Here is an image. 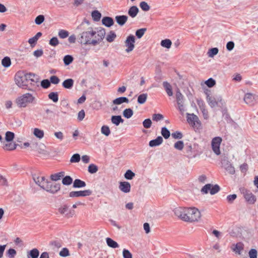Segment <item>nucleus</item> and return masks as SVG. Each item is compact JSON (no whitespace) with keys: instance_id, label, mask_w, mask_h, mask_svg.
<instances>
[{"instance_id":"nucleus-1","label":"nucleus","mask_w":258,"mask_h":258,"mask_svg":"<svg viewBox=\"0 0 258 258\" xmlns=\"http://www.w3.org/2000/svg\"><path fill=\"white\" fill-rule=\"evenodd\" d=\"M82 30L79 35V40L81 44L96 45L99 44L104 38L105 31L104 29L96 30L90 26L88 22L82 23L78 27Z\"/></svg>"},{"instance_id":"nucleus-2","label":"nucleus","mask_w":258,"mask_h":258,"mask_svg":"<svg viewBox=\"0 0 258 258\" xmlns=\"http://www.w3.org/2000/svg\"><path fill=\"white\" fill-rule=\"evenodd\" d=\"M35 77L34 74L20 71L15 76V82L17 86L21 89L33 91V87L37 82L34 80Z\"/></svg>"},{"instance_id":"nucleus-3","label":"nucleus","mask_w":258,"mask_h":258,"mask_svg":"<svg viewBox=\"0 0 258 258\" xmlns=\"http://www.w3.org/2000/svg\"><path fill=\"white\" fill-rule=\"evenodd\" d=\"M32 177L35 183L47 192L54 194L60 190V184L52 183L40 174L34 173L32 175Z\"/></svg>"},{"instance_id":"nucleus-4","label":"nucleus","mask_w":258,"mask_h":258,"mask_svg":"<svg viewBox=\"0 0 258 258\" xmlns=\"http://www.w3.org/2000/svg\"><path fill=\"white\" fill-rule=\"evenodd\" d=\"M22 94L15 100V103L19 108H26L29 104H35L37 102L36 93L33 91Z\"/></svg>"},{"instance_id":"nucleus-5","label":"nucleus","mask_w":258,"mask_h":258,"mask_svg":"<svg viewBox=\"0 0 258 258\" xmlns=\"http://www.w3.org/2000/svg\"><path fill=\"white\" fill-rule=\"evenodd\" d=\"M185 211L186 215L184 217V221L191 222L198 221L201 216L200 211L196 208H186Z\"/></svg>"},{"instance_id":"nucleus-6","label":"nucleus","mask_w":258,"mask_h":258,"mask_svg":"<svg viewBox=\"0 0 258 258\" xmlns=\"http://www.w3.org/2000/svg\"><path fill=\"white\" fill-rule=\"evenodd\" d=\"M58 212L61 215L66 218H72L75 215V210L71 209L70 207L66 204L61 205L58 208Z\"/></svg>"},{"instance_id":"nucleus-7","label":"nucleus","mask_w":258,"mask_h":258,"mask_svg":"<svg viewBox=\"0 0 258 258\" xmlns=\"http://www.w3.org/2000/svg\"><path fill=\"white\" fill-rule=\"evenodd\" d=\"M220 190V187L218 184L212 185L210 183H208L205 185L201 189V192L203 194H207L210 192L212 195H215Z\"/></svg>"},{"instance_id":"nucleus-8","label":"nucleus","mask_w":258,"mask_h":258,"mask_svg":"<svg viewBox=\"0 0 258 258\" xmlns=\"http://www.w3.org/2000/svg\"><path fill=\"white\" fill-rule=\"evenodd\" d=\"M187 115V122L192 125L193 127L198 128L199 126H201V123L199 119V117L194 113L190 114L188 113H186Z\"/></svg>"},{"instance_id":"nucleus-9","label":"nucleus","mask_w":258,"mask_h":258,"mask_svg":"<svg viewBox=\"0 0 258 258\" xmlns=\"http://www.w3.org/2000/svg\"><path fill=\"white\" fill-rule=\"evenodd\" d=\"M221 164L222 167H223L229 174H233L235 173V168L228 160L227 157H224L222 159Z\"/></svg>"},{"instance_id":"nucleus-10","label":"nucleus","mask_w":258,"mask_h":258,"mask_svg":"<svg viewBox=\"0 0 258 258\" xmlns=\"http://www.w3.org/2000/svg\"><path fill=\"white\" fill-rule=\"evenodd\" d=\"M222 138L219 137H215L212 139L211 143L212 150L217 155H219L221 153L220 146Z\"/></svg>"},{"instance_id":"nucleus-11","label":"nucleus","mask_w":258,"mask_h":258,"mask_svg":"<svg viewBox=\"0 0 258 258\" xmlns=\"http://www.w3.org/2000/svg\"><path fill=\"white\" fill-rule=\"evenodd\" d=\"M92 192L90 189L80 191H73L70 192L69 196L71 198L74 197H84L90 196Z\"/></svg>"},{"instance_id":"nucleus-12","label":"nucleus","mask_w":258,"mask_h":258,"mask_svg":"<svg viewBox=\"0 0 258 258\" xmlns=\"http://www.w3.org/2000/svg\"><path fill=\"white\" fill-rule=\"evenodd\" d=\"M186 208L177 207L174 209L173 212L174 215L182 221H184V217H185Z\"/></svg>"},{"instance_id":"nucleus-13","label":"nucleus","mask_w":258,"mask_h":258,"mask_svg":"<svg viewBox=\"0 0 258 258\" xmlns=\"http://www.w3.org/2000/svg\"><path fill=\"white\" fill-rule=\"evenodd\" d=\"M17 145L12 142H3V149L5 151H13L16 149Z\"/></svg>"},{"instance_id":"nucleus-14","label":"nucleus","mask_w":258,"mask_h":258,"mask_svg":"<svg viewBox=\"0 0 258 258\" xmlns=\"http://www.w3.org/2000/svg\"><path fill=\"white\" fill-rule=\"evenodd\" d=\"M207 95L206 99L209 105L212 107L214 108L216 106H221L220 105H218V99L216 100L215 98H213L210 96V94L208 92H205Z\"/></svg>"},{"instance_id":"nucleus-15","label":"nucleus","mask_w":258,"mask_h":258,"mask_svg":"<svg viewBox=\"0 0 258 258\" xmlns=\"http://www.w3.org/2000/svg\"><path fill=\"white\" fill-rule=\"evenodd\" d=\"M231 248L235 253L241 255L244 250V245L242 242H238L236 244H233Z\"/></svg>"},{"instance_id":"nucleus-16","label":"nucleus","mask_w":258,"mask_h":258,"mask_svg":"<svg viewBox=\"0 0 258 258\" xmlns=\"http://www.w3.org/2000/svg\"><path fill=\"white\" fill-rule=\"evenodd\" d=\"M42 34L41 32H39L33 36L28 40V43L32 47H34L37 43L38 39L42 36Z\"/></svg>"},{"instance_id":"nucleus-17","label":"nucleus","mask_w":258,"mask_h":258,"mask_svg":"<svg viewBox=\"0 0 258 258\" xmlns=\"http://www.w3.org/2000/svg\"><path fill=\"white\" fill-rule=\"evenodd\" d=\"M163 141L162 137L158 136L155 139L151 140L149 142V145L151 147L158 146L162 143Z\"/></svg>"},{"instance_id":"nucleus-18","label":"nucleus","mask_w":258,"mask_h":258,"mask_svg":"<svg viewBox=\"0 0 258 258\" xmlns=\"http://www.w3.org/2000/svg\"><path fill=\"white\" fill-rule=\"evenodd\" d=\"M244 196L246 201L249 204H253L256 201V199L255 196L251 192H246L244 194Z\"/></svg>"},{"instance_id":"nucleus-19","label":"nucleus","mask_w":258,"mask_h":258,"mask_svg":"<svg viewBox=\"0 0 258 258\" xmlns=\"http://www.w3.org/2000/svg\"><path fill=\"white\" fill-rule=\"evenodd\" d=\"M102 24L107 27H110L114 24L113 20L109 17H104L102 19Z\"/></svg>"},{"instance_id":"nucleus-20","label":"nucleus","mask_w":258,"mask_h":258,"mask_svg":"<svg viewBox=\"0 0 258 258\" xmlns=\"http://www.w3.org/2000/svg\"><path fill=\"white\" fill-rule=\"evenodd\" d=\"M244 100L246 104H252L254 101V95L252 93H246L244 96Z\"/></svg>"},{"instance_id":"nucleus-21","label":"nucleus","mask_w":258,"mask_h":258,"mask_svg":"<svg viewBox=\"0 0 258 258\" xmlns=\"http://www.w3.org/2000/svg\"><path fill=\"white\" fill-rule=\"evenodd\" d=\"M163 86L164 88L167 95L169 96H171L173 95L172 89L171 85L166 81L163 82Z\"/></svg>"},{"instance_id":"nucleus-22","label":"nucleus","mask_w":258,"mask_h":258,"mask_svg":"<svg viewBox=\"0 0 258 258\" xmlns=\"http://www.w3.org/2000/svg\"><path fill=\"white\" fill-rule=\"evenodd\" d=\"M176 99L177 104H184V96L180 92L179 89H177L176 92Z\"/></svg>"},{"instance_id":"nucleus-23","label":"nucleus","mask_w":258,"mask_h":258,"mask_svg":"<svg viewBox=\"0 0 258 258\" xmlns=\"http://www.w3.org/2000/svg\"><path fill=\"white\" fill-rule=\"evenodd\" d=\"M128 17L126 16H117L115 17V20L117 23L120 26L124 25L127 21Z\"/></svg>"},{"instance_id":"nucleus-24","label":"nucleus","mask_w":258,"mask_h":258,"mask_svg":"<svg viewBox=\"0 0 258 258\" xmlns=\"http://www.w3.org/2000/svg\"><path fill=\"white\" fill-rule=\"evenodd\" d=\"M128 102V99L127 98L125 97H121L119 98H117L113 100L112 103L114 105H120L123 103Z\"/></svg>"},{"instance_id":"nucleus-25","label":"nucleus","mask_w":258,"mask_h":258,"mask_svg":"<svg viewBox=\"0 0 258 258\" xmlns=\"http://www.w3.org/2000/svg\"><path fill=\"white\" fill-rule=\"evenodd\" d=\"M74 83L72 79H68L63 82L62 85L64 88L70 89L73 87Z\"/></svg>"},{"instance_id":"nucleus-26","label":"nucleus","mask_w":258,"mask_h":258,"mask_svg":"<svg viewBox=\"0 0 258 258\" xmlns=\"http://www.w3.org/2000/svg\"><path fill=\"white\" fill-rule=\"evenodd\" d=\"M107 245L111 248H116L119 247L118 244L110 238L107 237L106 238Z\"/></svg>"},{"instance_id":"nucleus-27","label":"nucleus","mask_w":258,"mask_h":258,"mask_svg":"<svg viewBox=\"0 0 258 258\" xmlns=\"http://www.w3.org/2000/svg\"><path fill=\"white\" fill-rule=\"evenodd\" d=\"M91 17L95 22H98L101 18V14L98 10H94L91 13Z\"/></svg>"},{"instance_id":"nucleus-28","label":"nucleus","mask_w":258,"mask_h":258,"mask_svg":"<svg viewBox=\"0 0 258 258\" xmlns=\"http://www.w3.org/2000/svg\"><path fill=\"white\" fill-rule=\"evenodd\" d=\"M86 184L85 182L82 181L79 179H76L73 182V187L74 188H81L84 187L86 186Z\"/></svg>"},{"instance_id":"nucleus-29","label":"nucleus","mask_w":258,"mask_h":258,"mask_svg":"<svg viewBox=\"0 0 258 258\" xmlns=\"http://www.w3.org/2000/svg\"><path fill=\"white\" fill-rule=\"evenodd\" d=\"M33 135L38 139H41L43 138L44 133L43 130L38 128H35L33 130Z\"/></svg>"},{"instance_id":"nucleus-30","label":"nucleus","mask_w":258,"mask_h":258,"mask_svg":"<svg viewBox=\"0 0 258 258\" xmlns=\"http://www.w3.org/2000/svg\"><path fill=\"white\" fill-rule=\"evenodd\" d=\"M39 254V250L36 248H33L28 253L27 256L28 258H38Z\"/></svg>"},{"instance_id":"nucleus-31","label":"nucleus","mask_w":258,"mask_h":258,"mask_svg":"<svg viewBox=\"0 0 258 258\" xmlns=\"http://www.w3.org/2000/svg\"><path fill=\"white\" fill-rule=\"evenodd\" d=\"M64 172H60L57 173H55L53 174H51L50 175V178L53 181H57L59 180L61 177L64 176Z\"/></svg>"},{"instance_id":"nucleus-32","label":"nucleus","mask_w":258,"mask_h":258,"mask_svg":"<svg viewBox=\"0 0 258 258\" xmlns=\"http://www.w3.org/2000/svg\"><path fill=\"white\" fill-rule=\"evenodd\" d=\"M161 134L162 136L165 139H168L170 136V132L169 130L165 126L162 127L161 128Z\"/></svg>"},{"instance_id":"nucleus-33","label":"nucleus","mask_w":258,"mask_h":258,"mask_svg":"<svg viewBox=\"0 0 258 258\" xmlns=\"http://www.w3.org/2000/svg\"><path fill=\"white\" fill-rule=\"evenodd\" d=\"M120 189L124 192H127L129 191V183L127 182H121L119 185Z\"/></svg>"},{"instance_id":"nucleus-34","label":"nucleus","mask_w":258,"mask_h":258,"mask_svg":"<svg viewBox=\"0 0 258 258\" xmlns=\"http://www.w3.org/2000/svg\"><path fill=\"white\" fill-rule=\"evenodd\" d=\"M160 44L162 47L169 49L171 47L172 42L169 39H165L161 41Z\"/></svg>"},{"instance_id":"nucleus-35","label":"nucleus","mask_w":258,"mask_h":258,"mask_svg":"<svg viewBox=\"0 0 258 258\" xmlns=\"http://www.w3.org/2000/svg\"><path fill=\"white\" fill-rule=\"evenodd\" d=\"M112 122L116 125H118L120 122H122L123 120L121 118L119 115L112 116L111 117Z\"/></svg>"},{"instance_id":"nucleus-36","label":"nucleus","mask_w":258,"mask_h":258,"mask_svg":"<svg viewBox=\"0 0 258 258\" xmlns=\"http://www.w3.org/2000/svg\"><path fill=\"white\" fill-rule=\"evenodd\" d=\"M139 12V8L136 6H133L130 7V17L135 18Z\"/></svg>"},{"instance_id":"nucleus-37","label":"nucleus","mask_w":258,"mask_h":258,"mask_svg":"<svg viewBox=\"0 0 258 258\" xmlns=\"http://www.w3.org/2000/svg\"><path fill=\"white\" fill-rule=\"evenodd\" d=\"M15 137V134L11 132H7L5 134V140L6 142H12Z\"/></svg>"},{"instance_id":"nucleus-38","label":"nucleus","mask_w":258,"mask_h":258,"mask_svg":"<svg viewBox=\"0 0 258 258\" xmlns=\"http://www.w3.org/2000/svg\"><path fill=\"white\" fill-rule=\"evenodd\" d=\"M147 94L143 93L140 94L138 98V103L140 104H144L147 99Z\"/></svg>"},{"instance_id":"nucleus-39","label":"nucleus","mask_w":258,"mask_h":258,"mask_svg":"<svg viewBox=\"0 0 258 258\" xmlns=\"http://www.w3.org/2000/svg\"><path fill=\"white\" fill-rule=\"evenodd\" d=\"M219 49L217 47L211 48L209 49L208 52V56L210 57H213L218 53Z\"/></svg>"},{"instance_id":"nucleus-40","label":"nucleus","mask_w":258,"mask_h":258,"mask_svg":"<svg viewBox=\"0 0 258 258\" xmlns=\"http://www.w3.org/2000/svg\"><path fill=\"white\" fill-rule=\"evenodd\" d=\"M2 64L5 68L10 67L11 64V61L10 57L8 56L5 57L2 60Z\"/></svg>"},{"instance_id":"nucleus-41","label":"nucleus","mask_w":258,"mask_h":258,"mask_svg":"<svg viewBox=\"0 0 258 258\" xmlns=\"http://www.w3.org/2000/svg\"><path fill=\"white\" fill-rule=\"evenodd\" d=\"M73 179L70 176H65L62 180V183L63 185H69L72 184Z\"/></svg>"},{"instance_id":"nucleus-42","label":"nucleus","mask_w":258,"mask_h":258,"mask_svg":"<svg viewBox=\"0 0 258 258\" xmlns=\"http://www.w3.org/2000/svg\"><path fill=\"white\" fill-rule=\"evenodd\" d=\"M48 98L54 102H56L58 100V93L57 92H51L48 94Z\"/></svg>"},{"instance_id":"nucleus-43","label":"nucleus","mask_w":258,"mask_h":258,"mask_svg":"<svg viewBox=\"0 0 258 258\" xmlns=\"http://www.w3.org/2000/svg\"><path fill=\"white\" fill-rule=\"evenodd\" d=\"M63 62L66 66L71 64L73 61V57L70 55H67L63 57Z\"/></svg>"},{"instance_id":"nucleus-44","label":"nucleus","mask_w":258,"mask_h":258,"mask_svg":"<svg viewBox=\"0 0 258 258\" xmlns=\"http://www.w3.org/2000/svg\"><path fill=\"white\" fill-rule=\"evenodd\" d=\"M98 170V167L93 164H90L88 166V172L91 174L95 173Z\"/></svg>"},{"instance_id":"nucleus-45","label":"nucleus","mask_w":258,"mask_h":258,"mask_svg":"<svg viewBox=\"0 0 258 258\" xmlns=\"http://www.w3.org/2000/svg\"><path fill=\"white\" fill-rule=\"evenodd\" d=\"M101 132L106 136H108L110 134L109 127L107 125H103L101 127Z\"/></svg>"},{"instance_id":"nucleus-46","label":"nucleus","mask_w":258,"mask_h":258,"mask_svg":"<svg viewBox=\"0 0 258 258\" xmlns=\"http://www.w3.org/2000/svg\"><path fill=\"white\" fill-rule=\"evenodd\" d=\"M146 30L147 29L145 28L138 29L136 32V36L138 38H142Z\"/></svg>"},{"instance_id":"nucleus-47","label":"nucleus","mask_w":258,"mask_h":258,"mask_svg":"<svg viewBox=\"0 0 258 258\" xmlns=\"http://www.w3.org/2000/svg\"><path fill=\"white\" fill-rule=\"evenodd\" d=\"M116 37L115 33L113 31H110L106 36V40L109 42H112Z\"/></svg>"},{"instance_id":"nucleus-48","label":"nucleus","mask_w":258,"mask_h":258,"mask_svg":"<svg viewBox=\"0 0 258 258\" xmlns=\"http://www.w3.org/2000/svg\"><path fill=\"white\" fill-rule=\"evenodd\" d=\"M140 7L141 9L145 12L148 11L150 9V6L146 2H142L140 4Z\"/></svg>"},{"instance_id":"nucleus-49","label":"nucleus","mask_w":258,"mask_h":258,"mask_svg":"<svg viewBox=\"0 0 258 258\" xmlns=\"http://www.w3.org/2000/svg\"><path fill=\"white\" fill-rule=\"evenodd\" d=\"M174 147L177 150H182L184 147L183 142L182 141H178L174 144Z\"/></svg>"},{"instance_id":"nucleus-50","label":"nucleus","mask_w":258,"mask_h":258,"mask_svg":"<svg viewBox=\"0 0 258 258\" xmlns=\"http://www.w3.org/2000/svg\"><path fill=\"white\" fill-rule=\"evenodd\" d=\"M81 157L79 154H74L70 159L71 163H78L80 161Z\"/></svg>"},{"instance_id":"nucleus-51","label":"nucleus","mask_w":258,"mask_h":258,"mask_svg":"<svg viewBox=\"0 0 258 258\" xmlns=\"http://www.w3.org/2000/svg\"><path fill=\"white\" fill-rule=\"evenodd\" d=\"M44 16L43 15H40L36 17L35 19V23L36 24L39 25L44 21Z\"/></svg>"},{"instance_id":"nucleus-52","label":"nucleus","mask_w":258,"mask_h":258,"mask_svg":"<svg viewBox=\"0 0 258 258\" xmlns=\"http://www.w3.org/2000/svg\"><path fill=\"white\" fill-rule=\"evenodd\" d=\"M58 36L62 39H64L69 36L68 31L64 30H60L58 33Z\"/></svg>"},{"instance_id":"nucleus-53","label":"nucleus","mask_w":258,"mask_h":258,"mask_svg":"<svg viewBox=\"0 0 258 258\" xmlns=\"http://www.w3.org/2000/svg\"><path fill=\"white\" fill-rule=\"evenodd\" d=\"M205 84L208 87L211 88L215 85L216 81L212 78H210L206 81Z\"/></svg>"},{"instance_id":"nucleus-54","label":"nucleus","mask_w":258,"mask_h":258,"mask_svg":"<svg viewBox=\"0 0 258 258\" xmlns=\"http://www.w3.org/2000/svg\"><path fill=\"white\" fill-rule=\"evenodd\" d=\"M152 121L150 118H147L143 122V125L145 128H149L152 125Z\"/></svg>"},{"instance_id":"nucleus-55","label":"nucleus","mask_w":258,"mask_h":258,"mask_svg":"<svg viewBox=\"0 0 258 258\" xmlns=\"http://www.w3.org/2000/svg\"><path fill=\"white\" fill-rule=\"evenodd\" d=\"M163 118L164 116L160 113H155L152 115V119L155 121H158L160 120H162L163 119Z\"/></svg>"},{"instance_id":"nucleus-56","label":"nucleus","mask_w":258,"mask_h":258,"mask_svg":"<svg viewBox=\"0 0 258 258\" xmlns=\"http://www.w3.org/2000/svg\"><path fill=\"white\" fill-rule=\"evenodd\" d=\"M16 253V251L13 248H10L7 252V255L9 258L14 257Z\"/></svg>"},{"instance_id":"nucleus-57","label":"nucleus","mask_w":258,"mask_h":258,"mask_svg":"<svg viewBox=\"0 0 258 258\" xmlns=\"http://www.w3.org/2000/svg\"><path fill=\"white\" fill-rule=\"evenodd\" d=\"M49 44L52 46H56L59 44V41L57 37H53L49 40Z\"/></svg>"},{"instance_id":"nucleus-58","label":"nucleus","mask_w":258,"mask_h":258,"mask_svg":"<svg viewBox=\"0 0 258 258\" xmlns=\"http://www.w3.org/2000/svg\"><path fill=\"white\" fill-rule=\"evenodd\" d=\"M172 137L175 139H181L183 137V135L179 131H176L171 134Z\"/></svg>"},{"instance_id":"nucleus-59","label":"nucleus","mask_w":258,"mask_h":258,"mask_svg":"<svg viewBox=\"0 0 258 258\" xmlns=\"http://www.w3.org/2000/svg\"><path fill=\"white\" fill-rule=\"evenodd\" d=\"M237 198V195L232 194L227 197V201L229 204H232L234 201Z\"/></svg>"},{"instance_id":"nucleus-60","label":"nucleus","mask_w":258,"mask_h":258,"mask_svg":"<svg viewBox=\"0 0 258 258\" xmlns=\"http://www.w3.org/2000/svg\"><path fill=\"white\" fill-rule=\"evenodd\" d=\"M41 86L43 88H48L50 86V82L47 79L43 80L41 82Z\"/></svg>"},{"instance_id":"nucleus-61","label":"nucleus","mask_w":258,"mask_h":258,"mask_svg":"<svg viewBox=\"0 0 258 258\" xmlns=\"http://www.w3.org/2000/svg\"><path fill=\"white\" fill-rule=\"evenodd\" d=\"M50 82L56 85L59 83V79L56 76H52L50 77Z\"/></svg>"},{"instance_id":"nucleus-62","label":"nucleus","mask_w":258,"mask_h":258,"mask_svg":"<svg viewBox=\"0 0 258 258\" xmlns=\"http://www.w3.org/2000/svg\"><path fill=\"white\" fill-rule=\"evenodd\" d=\"M249 258H257V250L255 249H251L249 251Z\"/></svg>"},{"instance_id":"nucleus-63","label":"nucleus","mask_w":258,"mask_h":258,"mask_svg":"<svg viewBox=\"0 0 258 258\" xmlns=\"http://www.w3.org/2000/svg\"><path fill=\"white\" fill-rule=\"evenodd\" d=\"M85 116V111L84 110H81L78 113V116H77L78 119L79 121H82L84 118Z\"/></svg>"},{"instance_id":"nucleus-64","label":"nucleus","mask_w":258,"mask_h":258,"mask_svg":"<svg viewBox=\"0 0 258 258\" xmlns=\"http://www.w3.org/2000/svg\"><path fill=\"white\" fill-rule=\"evenodd\" d=\"M234 45L235 44L233 41H229L226 44V49L228 51H231L234 48Z\"/></svg>"}]
</instances>
